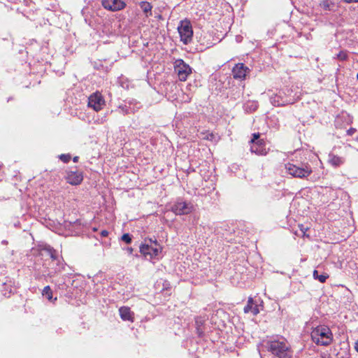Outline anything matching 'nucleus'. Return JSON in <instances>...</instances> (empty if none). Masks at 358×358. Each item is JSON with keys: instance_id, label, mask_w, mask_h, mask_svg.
I'll return each mask as SVG.
<instances>
[{"instance_id": "nucleus-1", "label": "nucleus", "mask_w": 358, "mask_h": 358, "mask_svg": "<svg viewBox=\"0 0 358 358\" xmlns=\"http://www.w3.org/2000/svg\"><path fill=\"white\" fill-rule=\"evenodd\" d=\"M311 338L318 345L327 346L332 343L334 336L327 326L319 325L313 329Z\"/></svg>"}, {"instance_id": "nucleus-2", "label": "nucleus", "mask_w": 358, "mask_h": 358, "mask_svg": "<svg viewBox=\"0 0 358 358\" xmlns=\"http://www.w3.org/2000/svg\"><path fill=\"white\" fill-rule=\"evenodd\" d=\"M266 347L273 355L279 358H290V355L288 353V343L282 338L268 341L266 343Z\"/></svg>"}, {"instance_id": "nucleus-3", "label": "nucleus", "mask_w": 358, "mask_h": 358, "mask_svg": "<svg viewBox=\"0 0 358 358\" xmlns=\"http://www.w3.org/2000/svg\"><path fill=\"white\" fill-rule=\"evenodd\" d=\"M292 90L287 88L279 92L270 99L271 103L274 106H283L287 104L294 103L298 99L295 95H292Z\"/></svg>"}, {"instance_id": "nucleus-4", "label": "nucleus", "mask_w": 358, "mask_h": 358, "mask_svg": "<svg viewBox=\"0 0 358 358\" xmlns=\"http://www.w3.org/2000/svg\"><path fill=\"white\" fill-rule=\"evenodd\" d=\"M141 253L149 259H158L162 252V248L156 241L150 240L148 242L145 241L140 247Z\"/></svg>"}, {"instance_id": "nucleus-5", "label": "nucleus", "mask_w": 358, "mask_h": 358, "mask_svg": "<svg viewBox=\"0 0 358 358\" xmlns=\"http://www.w3.org/2000/svg\"><path fill=\"white\" fill-rule=\"evenodd\" d=\"M285 170L292 177L299 178H305L312 173V169L308 164L300 167L294 164L288 163L285 164Z\"/></svg>"}, {"instance_id": "nucleus-6", "label": "nucleus", "mask_w": 358, "mask_h": 358, "mask_svg": "<svg viewBox=\"0 0 358 358\" xmlns=\"http://www.w3.org/2000/svg\"><path fill=\"white\" fill-rule=\"evenodd\" d=\"M194 209V205L191 202L183 201L181 199H178L171 207V211L178 215H188Z\"/></svg>"}, {"instance_id": "nucleus-7", "label": "nucleus", "mask_w": 358, "mask_h": 358, "mask_svg": "<svg viewBox=\"0 0 358 358\" xmlns=\"http://www.w3.org/2000/svg\"><path fill=\"white\" fill-rule=\"evenodd\" d=\"M181 41L185 43H188L192 38L193 31L191 23L189 20H182L178 27Z\"/></svg>"}, {"instance_id": "nucleus-8", "label": "nucleus", "mask_w": 358, "mask_h": 358, "mask_svg": "<svg viewBox=\"0 0 358 358\" xmlns=\"http://www.w3.org/2000/svg\"><path fill=\"white\" fill-rule=\"evenodd\" d=\"M175 71L181 81H185L192 73V68L184 62L182 59H176L174 62Z\"/></svg>"}, {"instance_id": "nucleus-9", "label": "nucleus", "mask_w": 358, "mask_h": 358, "mask_svg": "<svg viewBox=\"0 0 358 358\" xmlns=\"http://www.w3.org/2000/svg\"><path fill=\"white\" fill-rule=\"evenodd\" d=\"M259 134H254L253 138L251 139L250 150L259 155H265L267 153L266 148L263 140H259Z\"/></svg>"}, {"instance_id": "nucleus-10", "label": "nucleus", "mask_w": 358, "mask_h": 358, "mask_svg": "<svg viewBox=\"0 0 358 358\" xmlns=\"http://www.w3.org/2000/svg\"><path fill=\"white\" fill-rule=\"evenodd\" d=\"M106 104V101L101 93L96 92L91 94L88 98V106L95 111L101 110Z\"/></svg>"}, {"instance_id": "nucleus-11", "label": "nucleus", "mask_w": 358, "mask_h": 358, "mask_svg": "<svg viewBox=\"0 0 358 358\" xmlns=\"http://www.w3.org/2000/svg\"><path fill=\"white\" fill-rule=\"evenodd\" d=\"M249 73L250 69L243 63L236 64L232 69L233 77L236 80H245Z\"/></svg>"}, {"instance_id": "nucleus-12", "label": "nucleus", "mask_w": 358, "mask_h": 358, "mask_svg": "<svg viewBox=\"0 0 358 358\" xmlns=\"http://www.w3.org/2000/svg\"><path fill=\"white\" fill-rule=\"evenodd\" d=\"M66 182L71 185H78L81 183L83 180V173L77 170L69 171L66 172L65 176Z\"/></svg>"}, {"instance_id": "nucleus-13", "label": "nucleus", "mask_w": 358, "mask_h": 358, "mask_svg": "<svg viewBox=\"0 0 358 358\" xmlns=\"http://www.w3.org/2000/svg\"><path fill=\"white\" fill-rule=\"evenodd\" d=\"M103 6L109 10L116 11L124 8L125 3L122 0H103Z\"/></svg>"}, {"instance_id": "nucleus-14", "label": "nucleus", "mask_w": 358, "mask_h": 358, "mask_svg": "<svg viewBox=\"0 0 358 358\" xmlns=\"http://www.w3.org/2000/svg\"><path fill=\"white\" fill-rule=\"evenodd\" d=\"M120 317L124 321L134 322V313L127 306L120 307L119 309Z\"/></svg>"}, {"instance_id": "nucleus-15", "label": "nucleus", "mask_w": 358, "mask_h": 358, "mask_svg": "<svg viewBox=\"0 0 358 358\" xmlns=\"http://www.w3.org/2000/svg\"><path fill=\"white\" fill-rule=\"evenodd\" d=\"M245 313H251L253 315H256L259 313V306L255 304L252 298L250 297L248 301L247 305L244 308Z\"/></svg>"}, {"instance_id": "nucleus-16", "label": "nucleus", "mask_w": 358, "mask_h": 358, "mask_svg": "<svg viewBox=\"0 0 358 358\" xmlns=\"http://www.w3.org/2000/svg\"><path fill=\"white\" fill-rule=\"evenodd\" d=\"M328 162L332 166L339 167L344 164L345 158L334 154H330L329 155Z\"/></svg>"}, {"instance_id": "nucleus-17", "label": "nucleus", "mask_w": 358, "mask_h": 358, "mask_svg": "<svg viewBox=\"0 0 358 358\" xmlns=\"http://www.w3.org/2000/svg\"><path fill=\"white\" fill-rule=\"evenodd\" d=\"M140 8L143 11L146 17L152 15V5L148 1H141L139 3Z\"/></svg>"}, {"instance_id": "nucleus-18", "label": "nucleus", "mask_w": 358, "mask_h": 358, "mask_svg": "<svg viewBox=\"0 0 358 358\" xmlns=\"http://www.w3.org/2000/svg\"><path fill=\"white\" fill-rule=\"evenodd\" d=\"M313 275V278L319 280L320 282H324L326 280L329 278V275L326 273L319 275L317 270H314Z\"/></svg>"}, {"instance_id": "nucleus-19", "label": "nucleus", "mask_w": 358, "mask_h": 358, "mask_svg": "<svg viewBox=\"0 0 358 358\" xmlns=\"http://www.w3.org/2000/svg\"><path fill=\"white\" fill-rule=\"evenodd\" d=\"M43 296L46 297L50 301H52V292L50 286H45L42 292Z\"/></svg>"}, {"instance_id": "nucleus-20", "label": "nucleus", "mask_w": 358, "mask_h": 358, "mask_svg": "<svg viewBox=\"0 0 358 358\" xmlns=\"http://www.w3.org/2000/svg\"><path fill=\"white\" fill-rule=\"evenodd\" d=\"M320 6L325 10H331L334 6V3L329 0H322L320 3Z\"/></svg>"}, {"instance_id": "nucleus-21", "label": "nucleus", "mask_w": 358, "mask_h": 358, "mask_svg": "<svg viewBox=\"0 0 358 358\" xmlns=\"http://www.w3.org/2000/svg\"><path fill=\"white\" fill-rule=\"evenodd\" d=\"M59 158L64 163H67L71 159V155L69 154H62L59 156Z\"/></svg>"}, {"instance_id": "nucleus-22", "label": "nucleus", "mask_w": 358, "mask_h": 358, "mask_svg": "<svg viewBox=\"0 0 358 358\" xmlns=\"http://www.w3.org/2000/svg\"><path fill=\"white\" fill-rule=\"evenodd\" d=\"M121 239L127 243H130L131 241V238L129 234H124L122 236Z\"/></svg>"}, {"instance_id": "nucleus-23", "label": "nucleus", "mask_w": 358, "mask_h": 358, "mask_svg": "<svg viewBox=\"0 0 358 358\" xmlns=\"http://www.w3.org/2000/svg\"><path fill=\"white\" fill-rule=\"evenodd\" d=\"M192 99V96L190 94H184L181 101L182 102H189Z\"/></svg>"}, {"instance_id": "nucleus-24", "label": "nucleus", "mask_w": 358, "mask_h": 358, "mask_svg": "<svg viewBox=\"0 0 358 358\" xmlns=\"http://www.w3.org/2000/svg\"><path fill=\"white\" fill-rule=\"evenodd\" d=\"M250 108V110H255L257 108V104L255 102H248L246 104V108Z\"/></svg>"}, {"instance_id": "nucleus-25", "label": "nucleus", "mask_w": 358, "mask_h": 358, "mask_svg": "<svg viewBox=\"0 0 358 358\" xmlns=\"http://www.w3.org/2000/svg\"><path fill=\"white\" fill-rule=\"evenodd\" d=\"M337 57L341 60H345L347 59V53L345 52L341 51L337 55Z\"/></svg>"}, {"instance_id": "nucleus-26", "label": "nucleus", "mask_w": 358, "mask_h": 358, "mask_svg": "<svg viewBox=\"0 0 358 358\" xmlns=\"http://www.w3.org/2000/svg\"><path fill=\"white\" fill-rule=\"evenodd\" d=\"M106 121V115L101 117V118H98L97 120H96V122H98L99 124H103Z\"/></svg>"}, {"instance_id": "nucleus-27", "label": "nucleus", "mask_w": 358, "mask_h": 358, "mask_svg": "<svg viewBox=\"0 0 358 358\" xmlns=\"http://www.w3.org/2000/svg\"><path fill=\"white\" fill-rule=\"evenodd\" d=\"M356 131V129L355 128H350L348 131H347V134L350 136H352L355 134V132Z\"/></svg>"}, {"instance_id": "nucleus-28", "label": "nucleus", "mask_w": 358, "mask_h": 358, "mask_svg": "<svg viewBox=\"0 0 358 358\" xmlns=\"http://www.w3.org/2000/svg\"><path fill=\"white\" fill-rule=\"evenodd\" d=\"M195 85H192L191 83H189L187 85V90H189V91H192L193 90L194 88H195Z\"/></svg>"}, {"instance_id": "nucleus-29", "label": "nucleus", "mask_w": 358, "mask_h": 358, "mask_svg": "<svg viewBox=\"0 0 358 358\" xmlns=\"http://www.w3.org/2000/svg\"><path fill=\"white\" fill-rule=\"evenodd\" d=\"M108 235V231L106 230H102L101 232V236L102 237H106Z\"/></svg>"}, {"instance_id": "nucleus-30", "label": "nucleus", "mask_w": 358, "mask_h": 358, "mask_svg": "<svg viewBox=\"0 0 358 358\" xmlns=\"http://www.w3.org/2000/svg\"><path fill=\"white\" fill-rule=\"evenodd\" d=\"M320 358H331V357L328 354L322 353V354H321Z\"/></svg>"}, {"instance_id": "nucleus-31", "label": "nucleus", "mask_w": 358, "mask_h": 358, "mask_svg": "<svg viewBox=\"0 0 358 358\" xmlns=\"http://www.w3.org/2000/svg\"><path fill=\"white\" fill-rule=\"evenodd\" d=\"M50 257L52 259H56V257L54 254V251H52V250H50Z\"/></svg>"}, {"instance_id": "nucleus-32", "label": "nucleus", "mask_w": 358, "mask_h": 358, "mask_svg": "<svg viewBox=\"0 0 358 358\" xmlns=\"http://www.w3.org/2000/svg\"><path fill=\"white\" fill-rule=\"evenodd\" d=\"M344 1L346 2V3H352V2L357 3L358 0H344Z\"/></svg>"}, {"instance_id": "nucleus-33", "label": "nucleus", "mask_w": 358, "mask_h": 358, "mask_svg": "<svg viewBox=\"0 0 358 358\" xmlns=\"http://www.w3.org/2000/svg\"><path fill=\"white\" fill-rule=\"evenodd\" d=\"M355 349L358 352V338H357V341L355 343Z\"/></svg>"}, {"instance_id": "nucleus-34", "label": "nucleus", "mask_w": 358, "mask_h": 358, "mask_svg": "<svg viewBox=\"0 0 358 358\" xmlns=\"http://www.w3.org/2000/svg\"><path fill=\"white\" fill-rule=\"evenodd\" d=\"M196 324L199 326V324H202V322H201V321H200V320H199V318H197V319L196 320Z\"/></svg>"}, {"instance_id": "nucleus-35", "label": "nucleus", "mask_w": 358, "mask_h": 358, "mask_svg": "<svg viewBox=\"0 0 358 358\" xmlns=\"http://www.w3.org/2000/svg\"><path fill=\"white\" fill-rule=\"evenodd\" d=\"M73 162H77L78 161V157H74L73 159Z\"/></svg>"}, {"instance_id": "nucleus-36", "label": "nucleus", "mask_w": 358, "mask_h": 358, "mask_svg": "<svg viewBox=\"0 0 358 358\" xmlns=\"http://www.w3.org/2000/svg\"><path fill=\"white\" fill-rule=\"evenodd\" d=\"M127 250L130 254L133 252V249L131 248H128Z\"/></svg>"}, {"instance_id": "nucleus-37", "label": "nucleus", "mask_w": 358, "mask_h": 358, "mask_svg": "<svg viewBox=\"0 0 358 358\" xmlns=\"http://www.w3.org/2000/svg\"><path fill=\"white\" fill-rule=\"evenodd\" d=\"M301 230L303 233H305V231H305V230H306V229H304V228L303 227V226L301 225Z\"/></svg>"}, {"instance_id": "nucleus-38", "label": "nucleus", "mask_w": 358, "mask_h": 358, "mask_svg": "<svg viewBox=\"0 0 358 358\" xmlns=\"http://www.w3.org/2000/svg\"><path fill=\"white\" fill-rule=\"evenodd\" d=\"M357 80H358V73H357Z\"/></svg>"}, {"instance_id": "nucleus-39", "label": "nucleus", "mask_w": 358, "mask_h": 358, "mask_svg": "<svg viewBox=\"0 0 358 358\" xmlns=\"http://www.w3.org/2000/svg\"><path fill=\"white\" fill-rule=\"evenodd\" d=\"M357 139H358V137H357Z\"/></svg>"}]
</instances>
